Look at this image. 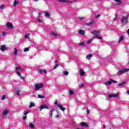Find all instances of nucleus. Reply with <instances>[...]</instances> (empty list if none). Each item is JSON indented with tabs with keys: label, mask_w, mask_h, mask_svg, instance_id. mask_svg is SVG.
I'll use <instances>...</instances> for the list:
<instances>
[{
	"label": "nucleus",
	"mask_w": 129,
	"mask_h": 129,
	"mask_svg": "<svg viewBox=\"0 0 129 129\" xmlns=\"http://www.w3.org/2000/svg\"><path fill=\"white\" fill-rule=\"evenodd\" d=\"M120 22L121 27H123L124 25H126L128 23V17L121 16Z\"/></svg>",
	"instance_id": "obj_1"
},
{
	"label": "nucleus",
	"mask_w": 129,
	"mask_h": 129,
	"mask_svg": "<svg viewBox=\"0 0 129 129\" xmlns=\"http://www.w3.org/2000/svg\"><path fill=\"white\" fill-rule=\"evenodd\" d=\"M54 112H56V115H55V117H56V118H59V117H60V116H59V114H58V110L55 109H52L51 110V112L50 113V117H52V115H53V114H55V113Z\"/></svg>",
	"instance_id": "obj_2"
},
{
	"label": "nucleus",
	"mask_w": 129,
	"mask_h": 129,
	"mask_svg": "<svg viewBox=\"0 0 129 129\" xmlns=\"http://www.w3.org/2000/svg\"><path fill=\"white\" fill-rule=\"evenodd\" d=\"M128 71H129L128 69H124L123 70L118 71L117 74L118 75H121V74H123L125 73V72H127Z\"/></svg>",
	"instance_id": "obj_3"
},
{
	"label": "nucleus",
	"mask_w": 129,
	"mask_h": 129,
	"mask_svg": "<svg viewBox=\"0 0 129 129\" xmlns=\"http://www.w3.org/2000/svg\"><path fill=\"white\" fill-rule=\"evenodd\" d=\"M35 86V90L38 91L39 90V89H40V88H42L43 86H44V85L43 84H35L34 85Z\"/></svg>",
	"instance_id": "obj_4"
},
{
	"label": "nucleus",
	"mask_w": 129,
	"mask_h": 129,
	"mask_svg": "<svg viewBox=\"0 0 129 129\" xmlns=\"http://www.w3.org/2000/svg\"><path fill=\"white\" fill-rule=\"evenodd\" d=\"M42 109H49V107L47 105H42L39 107V111H42Z\"/></svg>",
	"instance_id": "obj_5"
},
{
	"label": "nucleus",
	"mask_w": 129,
	"mask_h": 129,
	"mask_svg": "<svg viewBox=\"0 0 129 129\" xmlns=\"http://www.w3.org/2000/svg\"><path fill=\"white\" fill-rule=\"evenodd\" d=\"M95 23V21H90V22H87L85 24L86 27H90V26H91L92 25H93Z\"/></svg>",
	"instance_id": "obj_6"
},
{
	"label": "nucleus",
	"mask_w": 129,
	"mask_h": 129,
	"mask_svg": "<svg viewBox=\"0 0 129 129\" xmlns=\"http://www.w3.org/2000/svg\"><path fill=\"white\" fill-rule=\"evenodd\" d=\"M108 97L109 98H112V97H115V98H117V97H118V93H117L116 94H109Z\"/></svg>",
	"instance_id": "obj_7"
},
{
	"label": "nucleus",
	"mask_w": 129,
	"mask_h": 129,
	"mask_svg": "<svg viewBox=\"0 0 129 129\" xmlns=\"http://www.w3.org/2000/svg\"><path fill=\"white\" fill-rule=\"evenodd\" d=\"M59 3H66L67 4H72V1L69 0H57Z\"/></svg>",
	"instance_id": "obj_8"
},
{
	"label": "nucleus",
	"mask_w": 129,
	"mask_h": 129,
	"mask_svg": "<svg viewBox=\"0 0 129 129\" xmlns=\"http://www.w3.org/2000/svg\"><path fill=\"white\" fill-rule=\"evenodd\" d=\"M6 26L8 29H13L14 28V26H13V24L8 22L6 24Z\"/></svg>",
	"instance_id": "obj_9"
},
{
	"label": "nucleus",
	"mask_w": 129,
	"mask_h": 129,
	"mask_svg": "<svg viewBox=\"0 0 129 129\" xmlns=\"http://www.w3.org/2000/svg\"><path fill=\"white\" fill-rule=\"evenodd\" d=\"M81 126L82 127H88V124L85 122H82L81 124Z\"/></svg>",
	"instance_id": "obj_10"
},
{
	"label": "nucleus",
	"mask_w": 129,
	"mask_h": 129,
	"mask_svg": "<svg viewBox=\"0 0 129 129\" xmlns=\"http://www.w3.org/2000/svg\"><path fill=\"white\" fill-rule=\"evenodd\" d=\"M1 50L2 52H4L5 50H8V48L5 45H2L1 48Z\"/></svg>",
	"instance_id": "obj_11"
},
{
	"label": "nucleus",
	"mask_w": 129,
	"mask_h": 129,
	"mask_svg": "<svg viewBox=\"0 0 129 129\" xmlns=\"http://www.w3.org/2000/svg\"><path fill=\"white\" fill-rule=\"evenodd\" d=\"M57 106L60 109V110H62V111H64V110H65V109H66V108H65L64 107H63V106H62V105H61V104L58 105Z\"/></svg>",
	"instance_id": "obj_12"
},
{
	"label": "nucleus",
	"mask_w": 129,
	"mask_h": 129,
	"mask_svg": "<svg viewBox=\"0 0 129 129\" xmlns=\"http://www.w3.org/2000/svg\"><path fill=\"white\" fill-rule=\"evenodd\" d=\"M79 34L82 35V36H84L85 35V31L82 30H79Z\"/></svg>",
	"instance_id": "obj_13"
},
{
	"label": "nucleus",
	"mask_w": 129,
	"mask_h": 129,
	"mask_svg": "<svg viewBox=\"0 0 129 129\" xmlns=\"http://www.w3.org/2000/svg\"><path fill=\"white\" fill-rule=\"evenodd\" d=\"M112 83V82L111 80H110V81H108L104 83V84L105 85H110V84H111Z\"/></svg>",
	"instance_id": "obj_14"
},
{
	"label": "nucleus",
	"mask_w": 129,
	"mask_h": 129,
	"mask_svg": "<svg viewBox=\"0 0 129 129\" xmlns=\"http://www.w3.org/2000/svg\"><path fill=\"white\" fill-rule=\"evenodd\" d=\"M8 113H9V110H5L3 113H2V115L3 116H5V115H7V114H8Z\"/></svg>",
	"instance_id": "obj_15"
},
{
	"label": "nucleus",
	"mask_w": 129,
	"mask_h": 129,
	"mask_svg": "<svg viewBox=\"0 0 129 129\" xmlns=\"http://www.w3.org/2000/svg\"><path fill=\"white\" fill-rule=\"evenodd\" d=\"M45 16L46 18H48V19H49V18H50L51 15H50V14H49V13L48 12H45Z\"/></svg>",
	"instance_id": "obj_16"
},
{
	"label": "nucleus",
	"mask_w": 129,
	"mask_h": 129,
	"mask_svg": "<svg viewBox=\"0 0 129 129\" xmlns=\"http://www.w3.org/2000/svg\"><path fill=\"white\" fill-rule=\"evenodd\" d=\"M92 57V54H89L86 56V58L87 60H90V58Z\"/></svg>",
	"instance_id": "obj_17"
},
{
	"label": "nucleus",
	"mask_w": 129,
	"mask_h": 129,
	"mask_svg": "<svg viewBox=\"0 0 129 129\" xmlns=\"http://www.w3.org/2000/svg\"><path fill=\"white\" fill-rule=\"evenodd\" d=\"M80 72H81L80 75L81 76H84V75H85V72L84 71H83V70L81 69L80 70Z\"/></svg>",
	"instance_id": "obj_18"
},
{
	"label": "nucleus",
	"mask_w": 129,
	"mask_h": 129,
	"mask_svg": "<svg viewBox=\"0 0 129 129\" xmlns=\"http://www.w3.org/2000/svg\"><path fill=\"white\" fill-rule=\"evenodd\" d=\"M124 39V37H123V36H121L119 39L118 43H120L121 41H123Z\"/></svg>",
	"instance_id": "obj_19"
},
{
	"label": "nucleus",
	"mask_w": 129,
	"mask_h": 129,
	"mask_svg": "<svg viewBox=\"0 0 129 129\" xmlns=\"http://www.w3.org/2000/svg\"><path fill=\"white\" fill-rule=\"evenodd\" d=\"M34 106H35V103L31 102L30 104V105H29L30 108H32V107H33Z\"/></svg>",
	"instance_id": "obj_20"
},
{
	"label": "nucleus",
	"mask_w": 129,
	"mask_h": 129,
	"mask_svg": "<svg viewBox=\"0 0 129 129\" xmlns=\"http://www.w3.org/2000/svg\"><path fill=\"white\" fill-rule=\"evenodd\" d=\"M39 72L40 73H44L45 74H47V71L46 70H40Z\"/></svg>",
	"instance_id": "obj_21"
},
{
	"label": "nucleus",
	"mask_w": 129,
	"mask_h": 129,
	"mask_svg": "<svg viewBox=\"0 0 129 129\" xmlns=\"http://www.w3.org/2000/svg\"><path fill=\"white\" fill-rule=\"evenodd\" d=\"M98 33H99V31L97 30H95L92 32V34H93V35H96V34H98Z\"/></svg>",
	"instance_id": "obj_22"
},
{
	"label": "nucleus",
	"mask_w": 129,
	"mask_h": 129,
	"mask_svg": "<svg viewBox=\"0 0 129 129\" xmlns=\"http://www.w3.org/2000/svg\"><path fill=\"white\" fill-rule=\"evenodd\" d=\"M55 66H54V69H56V68H57V67H58V60H56L55 61Z\"/></svg>",
	"instance_id": "obj_23"
},
{
	"label": "nucleus",
	"mask_w": 129,
	"mask_h": 129,
	"mask_svg": "<svg viewBox=\"0 0 129 129\" xmlns=\"http://www.w3.org/2000/svg\"><path fill=\"white\" fill-rule=\"evenodd\" d=\"M18 4L19 3L17 1L15 0L14 3L13 4L14 7H16V6H17V5H18Z\"/></svg>",
	"instance_id": "obj_24"
},
{
	"label": "nucleus",
	"mask_w": 129,
	"mask_h": 129,
	"mask_svg": "<svg viewBox=\"0 0 129 129\" xmlns=\"http://www.w3.org/2000/svg\"><path fill=\"white\" fill-rule=\"evenodd\" d=\"M124 84H126V82H123L122 83L119 84L118 86H121L122 85H124Z\"/></svg>",
	"instance_id": "obj_25"
},
{
	"label": "nucleus",
	"mask_w": 129,
	"mask_h": 129,
	"mask_svg": "<svg viewBox=\"0 0 129 129\" xmlns=\"http://www.w3.org/2000/svg\"><path fill=\"white\" fill-rule=\"evenodd\" d=\"M16 94L17 95H20V89H16Z\"/></svg>",
	"instance_id": "obj_26"
},
{
	"label": "nucleus",
	"mask_w": 129,
	"mask_h": 129,
	"mask_svg": "<svg viewBox=\"0 0 129 129\" xmlns=\"http://www.w3.org/2000/svg\"><path fill=\"white\" fill-rule=\"evenodd\" d=\"M69 94H70V95H73V94H74V92L72 91V90H70L69 91Z\"/></svg>",
	"instance_id": "obj_27"
},
{
	"label": "nucleus",
	"mask_w": 129,
	"mask_h": 129,
	"mask_svg": "<svg viewBox=\"0 0 129 129\" xmlns=\"http://www.w3.org/2000/svg\"><path fill=\"white\" fill-rule=\"evenodd\" d=\"M30 47H26L24 49V52H27V51H30Z\"/></svg>",
	"instance_id": "obj_28"
},
{
	"label": "nucleus",
	"mask_w": 129,
	"mask_h": 129,
	"mask_svg": "<svg viewBox=\"0 0 129 129\" xmlns=\"http://www.w3.org/2000/svg\"><path fill=\"white\" fill-rule=\"evenodd\" d=\"M51 35H52V36H54V37H56L58 36V34H55L54 32H51Z\"/></svg>",
	"instance_id": "obj_29"
},
{
	"label": "nucleus",
	"mask_w": 129,
	"mask_h": 129,
	"mask_svg": "<svg viewBox=\"0 0 129 129\" xmlns=\"http://www.w3.org/2000/svg\"><path fill=\"white\" fill-rule=\"evenodd\" d=\"M14 54L15 55H17L18 54V49H17V48H14Z\"/></svg>",
	"instance_id": "obj_30"
},
{
	"label": "nucleus",
	"mask_w": 129,
	"mask_h": 129,
	"mask_svg": "<svg viewBox=\"0 0 129 129\" xmlns=\"http://www.w3.org/2000/svg\"><path fill=\"white\" fill-rule=\"evenodd\" d=\"M30 126L31 128H34V127H35V125H34V124L32 123H30Z\"/></svg>",
	"instance_id": "obj_31"
},
{
	"label": "nucleus",
	"mask_w": 129,
	"mask_h": 129,
	"mask_svg": "<svg viewBox=\"0 0 129 129\" xmlns=\"http://www.w3.org/2000/svg\"><path fill=\"white\" fill-rule=\"evenodd\" d=\"M99 36H98V35H94L93 37V39L94 40V39H95V38H99Z\"/></svg>",
	"instance_id": "obj_32"
},
{
	"label": "nucleus",
	"mask_w": 129,
	"mask_h": 129,
	"mask_svg": "<svg viewBox=\"0 0 129 129\" xmlns=\"http://www.w3.org/2000/svg\"><path fill=\"white\" fill-rule=\"evenodd\" d=\"M92 40H93V38H91L90 39H89L87 42V44H90V43H91V41H92Z\"/></svg>",
	"instance_id": "obj_33"
},
{
	"label": "nucleus",
	"mask_w": 129,
	"mask_h": 129,
	"mask_svg": "<svg viewBox=\"0 0 129 129\" xmlns=\"http://www.w3.org/2000/svg\"><path fill=\"white\" fill-rule=\"evenodd\" d=\"M30 35H31L30 33L25 34V38L27 39L30 36Z\"/></svg>",
	"instance_id": "obj_34"
},
{
	"label": "nucleus",
	"mask_w": 129,
	"mask_h": 129,
	"mask_svg": "<svg viewBox=\"0 0 129 129\" xmlns=\"http://www.w3.org/2000/svg\"><path fill=\"white\" fill-rule=\"evenodd\" d=\"M16 73H17V75H18V76H19V77H21V73H20V72L17 71Z\"/></svg>",
	"instance_id": "obj_35"
},
{
	"label": "nucleus",
	"mask_w": 129,
	"mask_h": 129,
	"mask_svg": "<svg viewBox=\"0 0 129 129\" xmlns=\"http://www.w3.org/2000/svg\"><path fill=\"white\" fill-rule=\"evenodd\" d=\"M63 73L64 75H68V74H69V73H68L67 71H63Z\"/></svg>",
	"instance_id": "obj_36"
},
{
	"label": "nucleus",
	"mask_w": 129,
	"mask_h": 129,
	"mask_svg": "<svg viewBox=\"0 0 129 129\" xmlns=\"http://www.w3.org/2000/svg\"><path fill=\"white\" fill-rule=\"evenodd\" d=\"M37 20L38 23H40L41 24H42V20H41V19H39L38 18H37Z\"/></svg>",
	"instance_id": "obj_37"
},
{
	"label": "nucleus",
	"mask_w": 129,
	"mask_h": 129,
	"mask_svg": "<svg viewBox=\"0 0 129 129\" xmlns=\"http://www.w3.org/2000/svg\"><path fill=\"white\" fill-rule=\"evenodd\" d=\"M110 80H111V81H112V83L113 82V83H117V82L116 81H115L112 79H110Z\"/></svg>",
	"instance_id": "obj_38"
},
{
	"label": "nucleus",
	"mask_w": 129,
	"mask_h": 129,
	"mask_svg": "<svg viewBox=\"0 0 129 129\" xmlns=\"http://www.w3.org/2000/svg\"><path fill=\"white\" fill-rule=\"evenodd\" d=\"M38 98H44V96L41 95H38Z\"/></svg>",
	"instance_id": "obj_39"
},
{
	"label": "nucleus",
	"mask_w": 129,
	"mask_h": 129,
	"mask_svg": "<svg viewBox=\"0 0 129 129\" xmlns=\"http://www.w3.org/2000/svg\"><path fill=\"white\" fill-rule=\"evenodd\" d=\"M16 70H22V68L20 67L16 68Z\"/></svg>",
	"instance_id": "obj_40"
},
{
	"label": "nucleus",
	"mask_w": 129,
	"mask_h": 129,
	"mask_svg": "<svg viewBox=\"0 0 129 129\" xmlns=\"http://www.w3.org/2000/svg\"><path fill=\"white\" fill-rule=\"evenodd\" d=\"M83 45H84V42H81L79 44V46H83Z\"/></svg>",
	"instance_id": "obj_41"
},
{
	"label": "nucleus",
	"mask_w": 129,
	"mask_h": 129,
	"mask_svg": "<svg viewBox=\"0 0 129 129\" xmlns=\"http://www.w3.org/2000/svg\"><path fill=\"white\" fill-rule=\"evenodd\" d=\"M6 99V95H3L2 96V100H5Z\"/></svg>",
	"instance_id": "obj_42"
},
{
	"label": "nucleus",
	"mask_w": 129,
	"mask_h": 129,
	"mask_svg": "<svg viewBox=\"0 0 129 129\" xmlns=\"http://www.w3.org/2000/svg\"><path fill=\"white\" fill-rule=\"evenodd\" d=\"M84 17H79V20H80L81 21H82V20H84Z\"/></svg>",
	"instance_id": "obj_43"
},
{
	"label": "nucleus",
	"mask_w": 129,
	"mask_h": 129,
	"mask_svg": "<svg viewBox=\"0 0 129 129\" xmlns=\"http://www.w3.org/2000/svg\"><path fill=\"white\" fill-rule=\"evenodd\" d=\"M116 18H117V15H115V17H114V18L113 19V21H116Z\"/></svg>",
	"instance_id": "obj_44"
},
{
	"label": "nucleus",
	"mask_w": 129,
	"mask_h": 129,
	"mask_svg": "<svg viewBox=\"0 0 129 129\" xmlns=\"http://www.w3.org/2000/svg\"><path fill=\"white\" fill-rule=\"evenodd\" d=\"M80 87H84V85L83 84V83H81V85L80 86Z\"/></svg>",
	"instance_id": "obj_45"
},
{
	"label": "nucleus",
	"mask_w": 129,
	"mask_h": 129,
	"mask_svg": "<svg viewBox=\"0 0 129 129\" xmlns=\"http://www.w3.org/2000/svg\"><path fill=\"white\" fill-rule=\"evenodd\" d=\"M117 3H121V0H114Z\"/></svg>",
	"instance_id": "obj_46"
},
{
	"label": "nucleus",
	"mask_w": 129,
	"mask_h": 129,
	"mask_svg": "<svg viewBox=\"0 0 129 129\" xmlns=\"http://www.w3.org/2000/svg\"><path fill=\"white\" fill-rule=\"evenodd\" d=\"M6 32H2V36H6Z\"/></svg>",
	"instance_id": "obj_47"
},
{
	"label": "nucleus",
	"mask_w": 129,
	"mask_h": 129,
	"mask_svg": "<svg viewBox=\"0 0 129 129\" xmlns=\"http://www.w3.org/2000/svg\"><path fill=\"white\" fill-rule=\"evenodd\" d=\"M100 17V15H97L95 16V18H96V19H97V18H99Z\"/></svg>",
	"instance_id": "obj_48"
},
{
	"label": "nucleus",
	"mask_w": 129,
	"mask_h": 129,
	"mask_svg": "<svg viewBox=\"0 0 129 129\" xmlns=\"http://www.w3.org/2000/svg\"><path fill=\"white\" fill-rule=\"evenodd\" d=\"M27 119V115H25L23 117V120Z\"/></svg>",
	"instance_id": "obj_49"
},
{
	"label": "nucleus",
	"mask_w": 129,
	"mask_h": 129,
	"mask_svg": "<svg viewBox=\"0 0 129 129\" xmlns=\"http://www.w3.org/2000/svg\"><path fill=\"white\" fill-rule=\"evenodd\" d=\"M54 104H55V105H56L57 104H58V102L57 101V100H55L54 101Z\"/></svg>",
	"instance_id": "obj_50"
},
{
	"label": "nucleus",
	"mask_w": 129,
	"mask_h": 129,
	"mask_svg": "<svg viewBox=\"0 0 129 129\" xmlns=\"http://www.w3.org/2000/svg\"><path fill=\"white\" fill-rule=\"evenodd\" d=\"M29 113V111H26L25 113H24V115L26 116L27 115V114Z\"/></svg>",
	"instance_id": "obj_51"
},
{
	"label": "nucleus",
	"mask_w": 129,
	"mask_h": 129,
	"mask_svg": "<svg viewBox=\"0 0 129 129\" xmlns=\"http://www.w3.org/2000/svg\"><path fill=\"white\" fill-rule=\"evenodd\" d=\"M4 7H5V6L2 5V6H1V9H2L3 10V9H4Z\"/></svg>",
	"instance_id": "obj_52"
},
{
	"label": "nucleus",
	"mask_w": 129,
	"mask_h": 129,
	"mask_svg": "<svg viewBox=\"0 0 129 129\" xmlns=\"http://www.w3.org/2000/svg\"><path fill=\"white\" fill-rule=\"evenodd\" d=\"M90 111L89 109H87V113H90Z\"/></svg>",
	"instance_id": "obj_53"
},
{
	"label": "nucleus",
	"mask_w": 129,
	"mask_h": 129,
	"mask_svg": "<svg viewBox=\"0 0 129 129\" xmlns=\"http://www.w3.org/2000/svg\"><path fill=\"white\" fill-rule=\"evenodd\" d=\"M98 39H99L100 40H101L102 39V36H99Z\"/></svg>",
	"instance_id": "obj_54"
},
{
	"label": "nucleus",
	"mask_w": 129,
	"mask_h": 129,
	"mask_svg": "<svg viewBox=\"0 0 129 129\" xmlns=\"http://www.w3.org/2000/svg\"><path fill=\"white\" fill-rule=\"evenodd\" d=\"M127 33L128 35H129V29H128V30H127Z\"/></svg>",
	"instance_id": "obj_55"
},
{
	"label": "nucleus",
	"mask_w": 129,
	"mask_h": 129,
	"mask_svg": "<svg viewBox=\"0 0 129 129\" xmlns=\"http://www.w3.org/2000/svg\"><path fill=\"white\" fill-rule=\"evenodd\" d=\"M21 79H22V80H25V78L24 77H21Z\"/></svg>",
	"instance_id": "obj_56"
},
{
	"label": "nucleus",
	"mask_w": 129,
	"mask_h": 129,
	"mask_svg": "<svg viewBox=\"0 0 129 129\" xmlns=\"http://www.w3.org/2000/svg\"><path fill=\"white\" fill-rule=\"evenodd\" d=\"M103 128H105V125H103Z\"/></svg>",
	"instance_id": "obj_57"
},
{
	"label": "nucleus",
	"mask_w": 129,
	"mask_h": 129,
	"mask_svg": "<svg viewBox=\"0 0 129 129\" xmlns=\"http://www.w3.org/2000/svg\"><path fill=\"white\" fill-rule=\"evenodd\" d=\"M127 94H129V91H127Z\"/></svg>",
	"instance_id": "obj_58"
},
{
	"label": "nucleus",
	"mask_w": 129,
	"mask_h": 129,
	"mask_svg": "<svg viewBox=\"0 0 129 129\" xmlns=\"http://www.w3.org/2000/svg\"><path fill=\"white\" fill-rule=\"evenodd\" d=\"M33 1H36L37 2L38 0H33Z\"/></svg>",
	"instance_id": "obj_59"
},
{
	"label": "nucleus",
	"mask_w": 129,
	"mask_h": 129,
	"mask_svg": "<svg viewBox=\"0 0 129 129\" xmlns=\"http://www.w3.org/2000/svg\"><path fill=\"white\" fill-rule=\"evenodd\" d=\"M23 1H26V0H23Z\"/></svg>",
	"instance_id": "obj_60"
},
{
	"label": "nucleus",
	"mask_w": 129,
	"mask_h": 129,
	"mask_svg": "<svg viewBox=\"0 0 129 129\" xmlns=\"http://www.w3.org/2000/svg\"><path fill=\"white\" fill-rule=\"evenodd\" d=\"M98 1H100V0H98Z\"/></svg>",
	"instance_id": "obj_61"
}]
</instances>
